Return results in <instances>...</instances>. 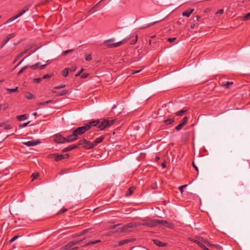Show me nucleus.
Instances as JSON below:
<instances>
[{
    "label": "nucleus",
    "instance_id": "1",
    "mask_svg": "<svg viewBox=\"0 0 250 250\" xmlns=\"http://www.w3.org/2000/svg\"><path fill=\"white\" fill-rule=\"evenodd\" d=\"M115 121V120L104 119L100 122L98 127L101 130H103L106 128H108L112 125Z\"/></svg>",
    "mask_w": 250,
    "mask_h": 250
},
{
    "label": "nucleus",
    "instance_id": "2",
    "mask_svg": "<svg viewBox=\"0 0 250 250\" xmlns=\"http://www.w3.org/2000/svg\"><path fill=\"white\" fill-rule=\"evenodd\" d=\"M89 129L90 127L89 125H85L83 126L76 128L73 131L76 135L77 137H78V135H82Z\"/></svg>",
    "mask_w": 250,
    "mask_h": 250
},
{
    "label": "nucleus",
    "instance_id": "3",
    "mask_svg": "<svg viewBox=\"0 0 250 250\" xmlns=\"http://www.w3.org/2000/svg\"><path fill=\"white\" fill-rule=\"evenodd\" d=\"M125 40V39H124L122 41H120L119 42H116L114 43H112V44H109V43L110 42H114V41H115L114 39H110L107 40L105 41L104 42V44L108 47H110V48L116 47L120 45L122 43L123 41H124Z\"/></svg>",
    "mask_w": 250,
    "mask_h": 250
},
{
    "label": "nucleus",
    "instance_id": "4",
    "mask_svg": "<svg viewBox=\"0 0 250 250\" xmlns=\"http://www.w3.org/2000/svg\"><path fill=\"white\" fill-rule=\"evenodd\" d=\"M134 227V225L131 223L127 224L123 227L119 228L116 231V232H126L127 231V229L128 228H133Z\"/></svg>",
    "mask_w": 250,
    "mask_h": 250
},
{
    "label": "nucleus",
    "instance_id": "5",
    "mask_svg": "<svg viewBox=\"0 0 250 250\" xmlns=\"http://www.w3.org/2000/svg\"><path fill=\"white\" fill-rule=\"evenodd\" d=\"M25 13V10H23V9L17 15L13 16V17L9 19L5 23V24H7V23H8L9 22H11L13 21H14V20H16L17 19H18V18H19L20 17H21V16H22L23 14H24V13Z\"/></svg>",
    "mask_w": 250,
    "mask_h": 250
},
{
    "label": "nucleus",
    "instance_id": "6",
    "mask_svg": "<svg viewBox=\"0 0 250 250\" xmlns=\"http://www.w3.org/2000/svg\"><path fill=\"white\" fill-rule=\"evenodd\" d=\"M54 140L57 143H64L65 142V138L59 134H56L54 135Z\"/></svg>",
    "mask_w": 250,
    "mask_h": 250
},
{
    "label": "nucleus",
    "instance_id": "7",
    "mask_svg": "<svg viewBox=\"0 0 250 250\" xmlns=\"http://www.w3.org/2000/svg\"><path fill=\"white\" fill-rule=\"evenodd\" d=\"M158 219H153L145 223L143 225L150 227H154L158 225Z\"/></svg>",
    "mask_w": 250,
    "mask_h": 250
},
{
    "label": "nucleus",
    "instance_id": "8",
    "mask_svg": "<svg viewBox=\"0 0 250 250\" xmlns=\"http://www.w3.org/2000/svg\"><path fill=\"white\" fill-rule=\"evenodd\" d=\"M53 155L55 156V160L56 161H59L61 160L67 158L69 156L68 154H66L64 155L54 154Z\"/></svg>",
    "mask_w": 250,
    "mask_h": 250
},
{
    "label": "nucleus",
    "instance_id": "9",
    "mask_svg": "<svg viewBox=\"0 0 250 250\" xmlns=\"http://www.w3.org/2000/svg\"><path fill=\"white\" fill-rule=\"evenodd\" d=\"M78 137H77L76 135L75 134L74 131L72 135H70L67 136L66 138H65V142H73L78 139Z\"/></svg>",
    "mask_w": 250,
    "mask_h": 250
},
{
    "label": "nucleus",
    "instance_id": "10",
    "mask_svg": "<svg viewBox=\"0 0 250 250\" xmlns=\"http://www.w3.org/2000/svg\"><path fill=\"white\" fill-rule=\"evenodd\" d=\"M41 142L39 141H29L27 142H23V144L24 145L27 146H35L36 145H37L39 144Z\"/></svg>",
    "mask_w": 250,
    "mask_h": 250
},
{
    "label": "nucleus",
    "instance_id": "11",
    "mask_svg": "<svg viewBox=\"0 0 250 250\" xmlns=\"http://www.w3.org/2000/svg\"><path fill=\"white\" fill-rule=\"evenodd\" d=\"M188 122V118L187 117H185L183 118L182 121L176 126L175 129L177 130H180L182 129L183 126L187 123Z\"/></svg>",
    "mask_w": 250,
    "mask_h": 250
},
{
    "label": "nucleus",
    "instance_id": "12",
    "mask_svg": "<svg viewBox=\"0 0 250 250\" xmlns=\"http://www.w3.org/2000/svg\"><path fill=\"white\" fill-rule=\"evenodd\" d=\"M94 147V146L93 144V143H91V142L85 140V142L84 143V145H83L84 148L89 149H91V148H93Z\"/></svg>",
    "mask_w": 250,
    "mask_h": 250
},
{
    "label": "nucleus",
    "instance_id": "13",
    "mask_svg": "<svg viewBox=\"0 0 250 250\" xmlns=\"http://www.w3.org/2000/svg\"><path fill=\"white\" fill-rule=\"evenodd\" d=\"M153 242L154 244H155L156 246L161 247H165L167 245V243H163L157 239L153 240Z\"/></svg>",
    "mask_w": 250,
    "mask_h": 250
},
{
    "label": "nucleus",
    "instance_id": "14",
    "mask_svg": "<svg viewBox=\"0 0 250 250\" xmlns=\"http://www.w3.org/2000/svg\"><path fill=\"white\" fill-rule=\"evenodd\" d=\"M77 147H78V146H76V145H70L67 147L64 148L62 149V152H67V151H69L73 149H74V148H76Z\"/></svg>",
    "mask_w": 250,
    "mask_h": 250
},
{
    "label": "nucleus",
    "instance_id": "15",
    "mask_svg": "<svg viewBox=\"0 0 250 250\" xmlns=\"http://www.w3.org/2000/svg\"><path fill=\"white\" fill-rule=\"evenodd\" d=\"M104 139V136H101L96 138L95 141L93 142L94 146H96L99 143L102 142Z\"/></svg>",
    "mask_w": 250,
    "mask_h": 250
},
{
    "label": "nucleus",
    "instance_id": "16",
    "mask_svg": "<svg viewBox=\"0 0 250 250\" xmlns=\"http://www.w3.org/2000/svg\"><path fill=\"white\" fill-rule=\"evenodd\" d=\"M193 11H194L193 9H189L188 10L185 11L183 12L182 15L183 16L188 17L190 15V14L193 12Z\"/></svg>",
    "mask_w": 250,
    "mask_h": 250
},
{
    "label": "nucleus",
    "instance_id": "17",
    "mask_svg": "<svg viewBox=\"0 0 250 250\" xmlns=\"http://www.w3.org/2000/svg\"><path fill=\"white\" fill-rule=\"evenodd\" d=\"M81 241H82V240H81ZM80 242V241L78 240H76L71 241V242H69V243H68L66 245V247L67 248H70L75 245L78 244Z\"/></svg>",
    "mask_w": 250,
    "mask_h": 250
},
{
    "label": "nucleus",
    "instance_id": "18",
    "mask_svg": "<svg viewBox=\"0 0 250 250\" xmlns=\"http://www.w3.org/2000/svg\"><path fill=\"white\" fill-rule=\"evenodd\" d=\"M99 123H100L99 120H97L92 121L89 122L88 124H86V125H89V127L90 128L91 126H95L97 125L98 124H99Z\"/></svg>",
    "mask_w": 250,
    "mask_h": 250
},
{
    "label": "nucleus",
    "instance_id": "19",
    "mask_svg": "<svg viewBox=\"0 0 250 250\" xmlns=\"http://www.w3.org/2000/svg\"><path fill=\"white\" fill-rule=\"evenodd\" d=\"M28 115L27 114H23L21 115H18L17 116V119L20 121H22L27 119Z\"/></svg>",
    "mask_w": 250,
    "mask_h": 250
},
{
    "label": "nucleus",
    "instance_id": "20",
    "mask_svg": "<svg viewBox=\"0 0 250 250\" xmlns=\"http://www.w3.org/2000/svg\"><path fill=\"white\" fill-rule=\"evenodd\" d=\"M158 224H162L164 226H168L169 227H171V225L169 224V223L166 221H164V220H159L158 219Z\"/></svg>",
    "mask_w": 250,
    "mask_h": 250
},
{
    "label": "nucleus",
    "instance_id": "21",
    "mask_svg": "<svg viewBox=\"0 0 250 250\" xmlns=\"http://www.w3.org/2000/svg\"><path fill=\"white\" fill-rule=\"evenodd\" d=\"M15 34L14 33H12L9 34L5 40H4V44L6 43L11 39L15 37Z\"/></svg>",
    "mask_w": 250,
    "mask_h": 250
},
{
    "label": "nucleus",
    "instance_id": "22",
    "mask_svg": "<svg viewBox=\"0 0 250 250\" xmlns=\"http://www.w3.org/2000/svg\"><path fill=\"white\" fill-rule=\"evenodd\" d=\"M233 84L232 82H224L222 83V85L225 88H229V85Z\"/></svg>",
    "mask_w": 250,
    "mask_h": 250
},
{
    "label": "nucleus",
    "instance_id": "23",
    "mask_svg": "<svg viewBox=\"0 0 250 250\" xmlns=\"http://www.w3.org/2000/svg\"><path fill=\"white\" fill-rule=\"evenodd\" d=\"M131 241H132V240L131 239H125V240L121 241L119 243V246L123 245H124V244H126V243L130 242Z\"/></svg>",
    "mask_w": 250,
    "mask_h": 250
},
{
    "label": "nucleus",
    "instance_id": "24",
    "mask_svg": "<svg viewBox=\"0 0 250 250\" xmlns=\"http://www.w3.org/2000/svg\"><path fill=\"white\" fill-rule=\"evenodd\" d=\"M190 240L191 241H193L195 243H197L200 246L202 244V241H201V237H199L197 239H194L192 238H190Z\"/></svg>",
    "mask_w": 250,
    "mask_h": 250
},
{
    "label": "nucleus",
    "instance_id": "25",
    "mask_svg": "<svg viewBox=\"0 0 250 250\" xmlns=\"http://www.w3.org/2000/svg\"><path fill=\"white\" fill-rule=\"evenodd\" d=\"M69 73V69L67 68H64L62 72V74L63 76L66 77L67 76Z\"/></svg>",
    "mask_w": 250,
    "mask_h": 250
},
{
    "label": "nucleus",
    "instance_id": "26",
    "mask_svg": "<svg viewBox=\"0 0 250 250\" xmlns=\"http://www.w3.org/2000/svg\"><path fill=\"white\" fill-rule=\"evenodd\" d=\"M18 89V87H16L14 88H6V90H7L8 93H11L12 92H17Z\"/></svg>",
    "mask_w": 250,
    "mask_h": 250
},
{
    "label": "nucleus",
    "instance_id": "27",
    "mask_svg": "<svg viewBox=\"0 0 250 250\" xmlns=\"http://www.w3.org/2000/svg\"><path fill=\"white\" fill-rule=\"evenodd\" d=\"M29 67V65H27L23 67L18 73V75H21L23 71H24L26 68Z\"/></svg>",
    "mask_w": 250,
    "mask_h": 250
},
{
    "label": "nucleus",
    "instance_id": "28",
    "mask_svg": "<svg viewBox=\"0 0 250 250\" xmlns=\"http://www.w3.org/2000/svg\"><path fill=\"white\" fill-rule=\"evenodd\" d=\"M201 241H202V243L203 244H205L208 246L211 245V244L209 243V242L207 240L205 239L202 237H201Z\"/></svg>",
    "mask_w": 250,
    "mask_h": 250
},
{
    "label": "nucleus",
    "instance_id": "29",
    "mask_svg": "<svg viewBox=\"0 0 250 250\" xmlns=\"http://www.w3.org/2000/svg\"><path fill=\"white\" fill-rule=\"evenodd\" d=\"M186 111V110L182 109L181 110L177 111L176 113V114L177 116H182L185 113Z\"/></svg>",
    "mask_w": 250,
    "mask_h": 250
},
{
    "label": "nucleus",
    "instance_id": "30",
    "mask_svg": "<svg viewBox=\"0 0 250 250\" xmlns=\"http://www.w3.org/2000/svg\"><path fill=\"white\" fill-rule=\"evenodd\" d=\"M40 63L39 62H37L33 65H29V67L33 69H35L39 67Z\"/></svg>",
    "mask_w": 250,
    "mask_h": 250
},
{
    "label": "nucleus",
    "instance_id": "31",
    "mask_svg": "<svg viewBox=\"0 0 250 250\" xmlns=\"http://www.w3.org/2000/svg\"><path fill=\"white\" fill-rule=\"evenodd\" d=\"M26 52V50H25L24 51L21 52L20 54H19L18 55H17V57H16L15 61H17Z\"/></svg>",
    "mask_w": 250,
    "mask_h": 250
},
{
    "label": "nucleus",
    "instance_id": "32",
    "mask_svg": "<svg viewBox=\"0 0 250 250\" xmlns=\"http://www.w3.org/2000/svg\"><path fill=\"white\" fill-rule=\"evenodd\" d=\"M134 188L133 187H131L130 188L128 189V191L126 193V195H130L134 191Z\"/></svg>",
    "mask_w": 250,
    "mask_h": 250
},
{
    "label": "nucleus",
    "instance_id": "33",
    "mask_svg": "<svg viewBox=\"0 0 250 250\" xmlns=\"http://www.w3.org/2000/svg\"><path fill=\"white\" fill-rule=\"evenodd\" d=\"M85 142V139H83L81 140H80L79 142V143L78 145H76V146H78V147L79 146H83V145H84V143Z\"/></svg>",
    "mask_w": 250,
    "mask_h": 250
},
{
    "label": "nucleus",
    "instance_id": "34",
    "mask_svg": "<svg viewBox=\"0 0 250 250\" xmlns=\"http://www.w3.org/2000/svg\"><path fill=\"white\" fill-rule=\"evenodd\" d=\"M39 176V173H33L32 175V180L31 181H33L35 179H36L38 176Z\"/></svg>",
    "mask_w": 250,
    "mask_h": 250
},
{
    "label": "nucleus",
    "instance_id": "35",
    "mask_svg": "<svg viewBox=\"0 0 250 250\" xmlns=\"http://www.w3.org/2000/svg\"><path fill=\"white\" fill-rule=\"evenodd\" d=\"M174 121V120L172 119H168L167 120H166L165 121V123L167 125H170L172 124Z\"/></svg>",
    "mask_w": 250,
    "mask_h": 250
},
{
    "label": "nucleus",
    "instance_id": "36",
    "mask_svg": "<svg viewBox=\"0 0 250 250\" xmlns=\"http://www.w3.org/2000/svg\"><path fill=\"white\" fill-rule=\"evenodd\" d=\"M26 98L28 99H32L35 97L34 95L31 94L30 92L27 93V95L26 96Z\"/></svg>",
    "mask_w": 250,
    "mask_h": 250
},
{
    "label": "nucleus",
    "instance_id": "37",
    "mask_svg": "<svg viewBox=\"0 0 250 250\" xmlns=\"http://www.w3.org/2000/svg\"><path fill=\"white\" fill-rule=\"evenodd\" d=\"M89 230L88 229H84L83 231H82V232H81L80 233H79L78 234H77V236H81L83 234H84L86 233L87 232H88L89 231Z\"/></svg>",
    "mask_w": 250,
    "mask_h": 250
},
{
    "label": "nucleus",
    "instance_id": "38",
    "mask_svg": "<svg viewBox=\"0 0 250 250\" xmlns=\"http://www.w3.org/2000/svg\"><path fill=\"white\" fill-rule=\"evenodd\" d=\"M89 230L88 229H84L83 231H82V232H81L80 233H79L78 234H77V236H81L83 234H84L86 233L87 232H88L89 231Z\"/></svg>",
    "mask_w": 250,
    "mask_h": 250
},
{
    "label": "nucleus",
    "instance_id": "39",
    "mask_svg": "<svg viewBox=\"0 0 250 250\" xmlns=\"http://www.w3.org/2000/svg\"><path fill=\"white\" fill-rule=\"evenodd\" d=\"M53 102V101L52 100H49V101H45V102H42V103H39L38 104L39 105H45L46 104H49V103H51Z\"/></svg>",
    "mask_w": 250,
    "mask_h": 250
},
{
    "label": "nucleus",
    "instance_id": "40",
    "mask_svg": "<svg viewBox=\"0 0 250 250\" xmlns=\"http://www.w3.org/2000/svg\"><path fill=\"white\" fill-rule=\"evenodd\" d=\"M30 123V121H29L27 123H25L21 124L19 125V127L21 128L24 127L26 126Z\"/></svg>",
    "mask_w": 250,
    "mask_h": 250
},
{
    "label": "nucleus",
    "instance_id": "41",
    "mask_svg": "<svg viewBox=\"0 0 250 250\" xmlns=\"http://www.w3.org/2000/svg\"><path fill=\"white\" fill-rule=\"evenodd\" d=\"M67 93H68V90H63L59 94H58V95L59 96H63V95H66Z\"/></svg>",
    "mask_w": 250,
    "mask_h": 250
},
{
    "label": "nucleus",
    "instance_id": "42",
    "mask_svg": "<svg viewBox=\"0 0 250 250\" xmlns=\"http://www.w3.org/2000/svg\"><path fill=\"white\" fill-rule=\"evenodd\" d=\"M250 18V12L246 14L243 18V20L245 21L248 20Z\"/></svg>",
    "mask_w": 250,
    "mask_h": 250
},
{
    "label": "nucleus",
    "instance_id": "43",
    "mask_svg": "<svg viewBox=\"0 0 250 250\" xmlns=\"http://www.w3.org/2000/svg\"><path fill=\"white\" fill-rule=\"evenodd\" d=\"M73 51V49H69V50H67L64 51L62 52V55H66L68 53H70V52H72Z\"/></svg>",
    "mask_w": 250,
    "mask_h": 250
},
{
    "label": "nucleus",
    "instance_id": "44",
    "mask_svg": "<svg viewBox=\"0 0 250 250\" xmlns=\"http://www.w3.org/2000/svg\"><path fill=\"white\" fill-rule=\"evenodd\" d=\"M65 86V84H61L60 85L55 86L54 87V89H61V88H64Z\"/></svg>",
    "mask_w": 250,
    "mask_h": 250
},
{
    "label": "nucleus",
    "instance_id": "45",
    "mask_svg": "<svg viewBox=\"0 0 250 250\" xmlns=\"http://www.w3.org/2000/svg\"><path fill=\"white\" fill-rule=\"evenodd\" d=\"M68 69H69V71L73 72L76 70L77 67L76 66L74 65V66H71L70 68H68Z\"/></svg>",
    "mask_w": 250,
    "mask_h": 250
},
{
    "label": "nucleus",
    "instance_id": "46",
    "mask_svg": "<svg viewBox=\"0 0 250 250\" xmlns=\"http://www.w3.org/2000/svg\"><path fill=\"white\" fill-rule=\"evenodd\" d=\"M3 127L4 128V129H5V130H9V129H10L12 127L9 125H5L4 124Z\"/></svg>",
    "mask_w": 250,
    "mask_h": 250
},
{
    "label": "nucleus",
    "instance_id": "47",
    "mask_svg": "<svg viewBox=\"0 0 250 250\" xmlns=\"http://www.w3.org/2000/svg\"><path fill=\"white\" fill-rule=\"evenodd\" d=\"M30 7H31V5H27L23 7V10H25V12H26L29 9V8Z\"/></svg>",
    "mask_w": 250,
    "mask_h": 250
},
{
    "label": "nucleus",
    "instance_id": "48",
    "mask_svg": "<svg viewBox=\"0 0 250 250\" xmlns=\"http://www.w3.org/2000/svg\"><path fill=\"white\" fill-rule=\"evenodd\" d=\"M42 80V78H35L34 79V82L35 83H39L40 82H41Z\"/></svg>",
    "mask_w": 250,
    "mask_h": 250
},
{
    "label": "nucleus",
    "instance_id": "49",
    "mask_svg": "<svg viewBox=\"0 0 250 250\" xmlns=\"http://www.w3.org/2000/svg\"><path fill=\"white\" fill-rule=\"evenodd\" d=\"M83 68H82L80 70H79L76 74H75V76L76 77H78L83 72Z\"/></svg>",
    "mask_w": 250,
    "mask_h": 250
},
{
    "label": "nucleus",
    "instance_id": "50",
    "mask_svg": "<svg viewBox=\"0 0 250 250\" xmlns=\"http://www.w3.org/2000/svg\"><path fill=\"white\" fill-rule=\"evenodd\" d=\"M18 237H19V236L18 235L15 236L14 237H13L12 238H11L10 239L9 242L11 243L13 242L14 241H15Z\"/></svg>",
    "mask_w": 250,
    "mask_h": 250
},
{
    "label": "nucleus",
    "instance_id": "51",
    "mask_svg": "<svg viewBox=\"0 0 250 250\" xmlns=\"http://www.w3.org/2000/svg\"><path fill=\"white\" fill-rule=\"evenodd\" d=\"M85 60L87 61H89L92 60V56L91 55H88L85 57Z\"/></svg>",
    "mask_w": 250,
    "mask_h": 250
},
{
    "label": "nucleus",
    "instance_id": "52",
    "mask_svg": "<svg viewBox=\"0 0 250 250\" xmlns=\"http://www.w3.org/2000/svg\"><path fill=\"white\" fill-rule=\"evenodd\" d=\"M176 40V38H168L167 39V41L169 42H173L174 41H175Z\"/></svg>",
    "mask_w": 250,
    "mask_h": 250
},
{
    "label": "nucleus",
    "instance_id": "53",
    "mask_svg": "<svg viewBox=\"0 0 250 250\" xmlns=\"http://www.w3.org/2000/svg\"><path fill=\"white\" fill-rule=\"evenodd\" d=\"M135 38H136L135 40H134V41H132L131 42V44L133 45V44H135L136 43V42L137 41V40H138V37H137V35L135 36Z\"/></svg>",
    "mask_w": 250,
    "mask_h": 250
},
{
    "label": "nucleus",
    "instance_id": "54",
    "mask_svg": "<svg viewBox=\"0 0 250 250\" xmlns=\"http://www.w3.org/2000/svg\"><path fill=\"white\" fill-rule=\"evenodd\" d=\"M51 77V76L50 75H48V74H45L44 75L42 78V79H48L49 78Z\"/></svg>",
    "mask_w": 250,
    "mask_h": 250
},
{
    "label": "nucleus",
    "instance_id": "55",
    "mask_svg": "<svg viewBox=\"0 0 250 250\" xmlns=\"http://www.w3.org/2000/svg\"><path fill=\"white\" fill-rule=\"evenodd\" d=\"M201 248H202L204 250H209L205 246V244H202L200 246Z\"/></svg>",
    "mask_w": 250,
    "mask_h": 250
},
{
    "label": "nucleus",
    "instance_id": "56",
    "mask_svg": "<svg viewBox=\"0 0 250 250\" xmlns=\"http://www.w3.org/2000/svg\"><path fill=\"white\" fill-rule=\"evenodd\" d=\"M187 187V185H183V186H182L181 187H179V190L181 192H183V189H184V188H185Z\"/></svg>",
    "mask_w": 250,
    "mask_h": 250
},
{
    "label": "nucleus",
    "instance_id": "57",
    "mask_svg": "<svg viewBox=\"0 0 250 250\" xmlns=\"http://www.w3.org/2000/svg\"><path fill=\"white\" fill-rule=\"evenodd\" d=\"M67 210L66 208H63L60 210V211L58 213V214L62 213Z\"/></svg>",
    "mask_w": 250,
    "mask_h": 250
},
{
    "label": "nucleus",
    "instance_id": "58",
    "mask_svg": "<svg viewBox=\"0 0 250 250\" xmlns=\"http://www.w3.org/2000/svg\"><path fill=\"white\" fill-rule=\"evenodd\" d=\"M224 13L223 9H220L216 12V14H222Z\"/></svg>",
    "mask_w": 250,
    "mask_h": 250
},
{
    "label": "nucleus",
    "instance_id": "59",
    "mask_svg": "<svg viewBox=\"0 0 250 250\" xmlns=\"http://www.w3.org/2000/svg\"><path fill=\"white\" fill-rule=\"evenodd\" d=\"M192 166L194 167V168L195 169V170L198 172V168L195 165L194 163L193 162L192 163Z\"/></svg>",
    "mask_w": 250,
    "mask_h": 250
},
{
    "label": "nucleus",
    "instance_id": "60",
    "mask_svg": "<svg viewBox=\"0 0 250 250\" xmlns=\"http://www.w3.org/2000/svg\"><path fill=\"white\" fill-rule=\"evenodd\" d=\"M120 225V224H117V225H113V226H111L110 228L111 229H115L117 227L119 226Z\"/></svg>",
    "mask_w": 250,
    "mask_h": 250
},
{
    "label": "nucleus",
    "instance_id": "61",
    "mask_svg": "<svg viewBox=\"0 0 250 250\" xmlns=\"http://www.w3.org/2000/svg\"><path fill=\"white\" fill-rule=\"evenodd\" d=\"M87 77V74L86 73H83L81 75V78H85Z\"/></svg>",
    "mask_w": 250,
    "mask_h": 250
},
{
    "label": "nucleus",
    "instance_id": "62",
    "mask_svg": "<svg viewBox=\"0 0 250 250\" xmlns=\"http://www.w3.org/2000/svg\"><path fill=\"white\" fill-rule=\"evenodd\" d=\"M46 64H43V65H39V67L41 69H42L43 68H45V67L46 66Z\"/></svg>",
    "mask_w": 250,
    "mask_h": 250
},
{
    "label": "nucleus",
    "instance_id": "63",
    "mask_svg": "<svg viewBox=\"0 0 250 250\" xmlns=\"http://www.w3.org/2000/svg\"><path fill=\"white\" fill-rule=\"evenodd\" d=\"M93 242V244H96L97 243H100L101 242L100 240H95V241H92Z\"/></svg>",
    "mask_w": 250,
    "mask_h": 250
},
{
    "label": "nucleus",
    "instance_id": "64",
    "mask_svg": "<svg viewBox=\"0 0 250 250\" xmlns=\"http://www.w3.org/2000/svg\"><path fill=\"white\" fill-rule=\"evenodd\" d=\"M24 58L22 59L18 63V64L16 66V67H17L18 66H19V65H20L22 62L23 61H24Z\"/></svg>",
    "mask_w": 250,
    "mask_h": 250
}]
</instances>
